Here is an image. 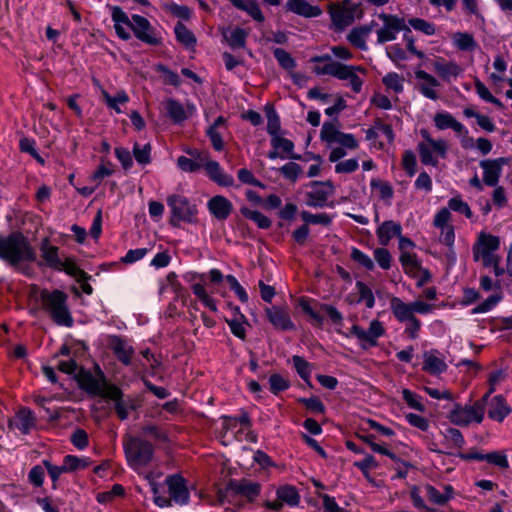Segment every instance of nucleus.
Listing matches in <instances>:
<instances>
[{
  "label": "nucleus",
  "mask_w": 512,
  "mask_h": 512,
  "mask_svg": "<svg viewBox=\"0 0 512 512\" xmlns=\"http://www.w3.org/2000/svg\"><path fill=\"white\" fill-rule=\"evenodd\" d=\"M385 333V329L382 323L378 320H373L370 322L369 328L363 329L358 325H353L350 329V332L345 334L346 337L354 336L358 339L359 344L362 349H369L374 347L378 343V339L383 336Z\"/></svg>",
  "instance_id": "1a4fd4ad"
},
{
  "label": "nucleus",
  "mask_w": 512,
  "mask_h": 512,
  "mask_svg": "<svg viewBox=\"0 0 512 512\" xmlns=\"http://www.w3.org/2000/svg\"><path fill=\"white\" fill-rule=\"evenodd\" d=\"M402 167L412 177L416 173L417 161L416 156L411 150H406L402 156Z\"/></svg>",
  "instance_id": "69168bd1"
},
{
  "label": "nucleus",
  "mask_w": 512,
  "mask_h": 512,
  "mask_svg": "<svg viewBox=\"0 0 512 512\" xmlns=\"http://www.w3.org/2000/svg\"><path fill=\"white\" fill-rule=\"evenodd\" d=\"M41 298L44 308L58 325H73V318L66 304L67 296L61 290H41Z\"/></svg>",
  "instance_id": "7ed1b4c3"
},
{
  "label": "nucleus",
  "mask_w": 512,
  "mask_h": 512,
  "mask_svg": "<svg viewBox=\"0 0 512 512\" xmlns=\"http://www.w3.org/2000/svg\"><path fill=\"white\" fill-rule=\"evenodd\" d=\"M400 262L406 271L412 273L413 276L417 278V286H422L430 281V272L426 269H423L418 264L415 255L408 253L406 251H402L400 255Z\"/></svg>",
  "instance_id": "a211bd4d"
},
{
  "label": "nucleus",
  "mask_w": 512,
  "mask_h": 512,
  "mask_svg": "<svg viewBox=\"0 0 512 512\" xmlns=\"http://www.w3.org/2000/svg\"><path fill=\"white\" fill-rule=\"evenodd\" d=\"M299 307L301 308V310L307 314L312 322L318 326H321L322 323H323V316L314 309V307L312 306V303L309 299H305V298H301L299 300Z\"/></svg>",
  "instance_id": "603ef678"
},
{
  "label": "nucleus",
  "mask_w": 512,
  "mask_h": 512,
  "mask_svg": "<svg viewBox=\"0 0 512 512\" xmlns=\"http://www.w3.org/2000/svg\"><path fill=\"white\" fill-rule=\"evenodd\" d=\"M320 139L328 146L339 144L350 150H354L359 146L353 134L340 131L335 124L331 122H324L322 125Z\"/></svg>",
  "instance_id": "9d476101"
},
{
  "label": "nucleus",
  "mask_w": 512,
  "mask_h": 512,
  "mask_svg": "<svg viewBox=\"0 0 512 512\" xmlns=\"http://www.w3.org/2000/svg\"><path fill=\"white\" fill-rule=\"evenodd\" d=\"M401 393L403 400L410 408L419 412H424L426 410V406L423 403L422 397L420 395L409 389H403Z\"/></svg>",
  "instance_id": "49530a36"
},
{
  "label": "nucleus",
  "mask_w": 512,
  "mask_h": 512,
  "mask_svg": "<svg viewBox=\"0 0 512 512\" xmlns=\"http://www.w3.org/2000/svg\"><path fill=\"white\" fill-rule=\"evenodd\" d=\"M167 204L171 209L170 224L178 227L180 222L194 223L197 218V206L181 195H170L167 197Z\"/></svg>",
  "instance_id": "423d86ee"
},
{
  "label": "nucleus",
  "mask_w": 512,
  "mask_h": 512,
  "mask_svg": "<svg viewBox=\"0 0 512 512\" xmlns=\"http://www.w3.org/2000/svg\"><path fill=\"white\" fill-rule=\"evenodd\" d=\"M351 258L353 261H355L357 264H359L366 270H373L374 268L373 260L368 255H366L357 248L352 249Z\"/></svg>",
  "instance_id": "774afa93"
},
{
  "label": "nucleus",
  "mask_w": 512,
  "mask_h": 512,
  "mask_svg": "<svg viewBox=\"0 0 512 512\" xmlns=\"http://www.w3.org/2000/svg\"><path fill=\"white\" fill-rule=\"evenodd\" d=\"M454 45L461 51H472L477 47V43L472 34L466 32H457L453 35Z\"/></svg>",
  "instance_id": "58836bf2"
},
{
  "label": "nucleus",
  "mask_w": 512,
  "mask_h": 512,
  "mask_svg": "<svg viewBox=\"0 0 512 512\" xmlns=\"http://www.w3.org/2000/svg\"><path fill=\"white\" fill-rule=\"evenodd\" d=\"M408 23L415 30L420 31L428 36L433 35L436 32L434 24L422 18H411L408 20Z\"/></svg>",
  "instance_id": "052dcab7"
},
{
  "label": "nucleus",
  "mask_w": 512,
  "mask_h": 512,
  "mask_svg": "<svg viewBox=\"0 0 512 512\" xmlns=\"http://www.w3.org/2000/svg\"><path fill=\"white\" fill-rule=\"evenodd\" d=\"M500 246L499 237L481 233L477 245L474 247L473 252H494Z\"/></svg>",
  "instance_id": "c9c22d12"
},
{
  "label": "nucleus",
  "mask_w": 512,
  "mask_h": 512,
  "mask_svg": "<svg viewBox=\"0 0 512 512\" xmlns=\"http://www.w3.org/2000/svg\"><path fill=\"white\" fill-rule=\"evenodd\" d=\"M63 464L67 471L74 472L77 470L85 469L90 465L87 457H78L75 455H66L63 458Z\"/></svg>",
  "instance_id": "c03bdc74"
},
{
  "label": "nucleus",
  "mask_w": 512,
  "mask_h": 512,
  "mask_svg": "<svg viewBox=\"0 0 512 512\" xmlns=\"http://www.w3.org/2000/svg\"><path fill=\"white\" fill-rule=\"evenodd\" d=\"M277 498L282 503H286L291 507H295L300 502V496L296 488L291 485L281 486L277 489Z\"/></svg>",
  "instance_id": "e433bc0d"
},
{
  "label": "nucleus",
  "mask_w": 512,
  "mask_h": 512,
  "mask_svg": "<svg viewBox=\"0 0 512 512\" xmlns=\"http://www.w3.org/2000/svg\"><path fill=\"white\" fill-rule=\"evenodd\" d=\"M62 264L63 267L57 268L58 271H65L68 275L75 277L78 282L86 281L88 279L87 274L81 270L73 260L65 258L62 260Z\"/></svg>",
  "instance_id": "a18cd8bd"
},
{
  "label": "nucleus",
  "mask_w": 512,
  "mask_h": 512,
  "mask_svg": "<svg viewBox=\"0 0 512 512\" xmlns=\"http://www.w3.org/2000/svg\"><path fill=\"white\" fill-rule=\"evenodd\" d=\"M448 209L463 214L468 219L473 217V213L469 205L464 202L460 196L453 197L448 201Z\"/></svg>",
  "instance_id": "6e6d98bb"
},
{
  "label": "nucleus",
  "mask_w": 512,
  "mask_h": 512,
  "mask_svg": "<svg viewBox=\"0 0 512 512\" xmlns=\"http://www.w3.org/2000/svg\"><path fill=\"white\" fill-rule=\"evenodd\" d=\"M310 61L315 63L313 72L316 75H328L338 80H348L353 92L359 93L361 91L363 81L355 72L366 73L364 67L344 64L334 60L329 54L314 56Z\"/></svg>",
  "instance_id": "f257e3e1"
},
{
  "label": "nucleus",
  "mask_w": 512,
  "mask_h": 512,
  "mask_svg": "<svg viewBox=\"0 0 512 512\" xmlns=\"http://www.w3.org/2000/svg\"><path fill=\"white\" fill-rule=\"evenodd\" d=\"M432 66L438 76L447 82L452 78H457L463 72L459 64L454 61H447L444 58H438L433 62Z\"/></svg>",
  "instance_id": "4be33fe9"
},
{
  "label": "nucleus",
  "mask_w": 512,
  "mask_h": 512,
  "mask_svg": "<svg viewBox=\"0 0 512 512\" xmlns=\"http://www.w3.org/2000/svg\"><path fill=\"white\" fill-rule=\"evenodd\" d=\"M420 134L423 138V140L417 144L420 161L424 165L436 167L439 162L438 157H446L448 149L447 143L442 139L434 140L425 129H422Z\"/></svg>",
  "instance_id": "20e7f679"
},
{
  "label": "nucleus",
  "mask_w": 512,
  "mask_h": 512,
  "mask_svg": "<svg viewBox=\"0 0 512 512\" xmlns=\"http://www.w3.org/2000/svg\"><path fill=\"white\" fill-rule=\"evenodd\" d=\"M45 469L46 468L41 465H35L32 467L28 474L30 484L35 487H41L44 483Z\"/></svg>",
  "instance_id": "338daca9"
},
{
  "label": "nucleus",
  "mask_w": 512,
  "mask_h": 512,
  "mask_svg": "<svg viewBox=\"0 0 512 512\" xmlns=\"http://www.w3.org/2000/svg\"><path fill=\"white\" fill-rule=\"evenodd\" d=\"M110 391L108 392V396L106 399L111 400L114 402L115 410L117 413V416L121 420H125L129 416V411L133 409V405L130 403V401H126L123 399L121 390L115 386V388H110Z\"/></svg>",
  "instance_id": "cd10ccee"
},
{
  "label": "nucleus",
  "mask_w": 512,
  "mask_h": 512,
  "mask_svg": "<svg viewBox=\"0 0 512 512\" xmlns=\"http://www.w3.org/2000/svg\"><path fill=\"white\" fill-rule=\"evenodd\" d=\"M240 212L245 218L255 222L261 229H268L271 226V220L259 211L251 210L247 207H242Z\"/></svg>",
  "instance_id": "79ce46f5"
},
{
  "label": "nucleus",
  "mask_w": 512,
  "mask_h": 512,
  "mask_svg": "<svg viewBox=\"0 0 512 512\" xmlns=\"http://www.w3.org/2000/svg\"><path fill=\"white\" fill-rule=\"evenodd\" d=\"M249 32L240 27H228L222 30V36L230 48H245Z\"/></svg>",
  "instance_id": "b1692460"
},
{
  "label": "nucleus",
  "mask_w": 512,
  "mask_h": 512,
  "mask_svg": "<svg viewBox=\"0 0 512 512\" xmlns=\"http://www.w3.org/2000/svg\"><path fill=\"white\" fill-rule=\"evenodd\" d=\"M285 7L287 11L306 18L318 17L322 13L318 6H312L306 0H288Z\"/></svg>",
  "instance_id": "bb28decb"
},
{
  "label": "nucleus",
  "mask_w": 512,
  "mask_h": 512,
  "mask_svg": "<svg viewBox=\"0 0 512 512\" xmlns=\"http://www.w3.org/2000/svg\"><path fill=\"white\" fill-rule=\"evenodd\" d=\"M506 158L487 159L480 162L483 169V182L490 187H495L502 173V168L507 164Z\"/></svg>",
  "instance_id": "dca6fc26"
},
{
  "label": "nucleus",
  "mask_w": 512,
  "mask_h": 512,
  "mask_svg": "<svg viewBox=\"0 0 512 512\" xmlns=\"http://www.w3.org/2000/svg\"><path fill=\"white\" fill-rule=\"evenodd\" d=\"M328 10L335 30L342 31L353 23L356 6L349 8L336 2L331 3Z\"/></svg>",
  "instance_id": "4468645a"
},
{
  "label": "nucleus",
  "mask_w": 512,
  "mask_h": 512,
  "mask_svg": "<svg viewBox=\"0 0 512 512\" xmlns=\"http://www.w3.org/2000/svg\"><path fill=\"white\" fill-rule=\"evenodd\" d=\"M268 382H269L270 391L274 395H277L280 392L285 391L290 387L289 380L280 374H272L269 377Z\"/></svg>",
  "instance_id": "5fc2aeb1"
},
{
  "label": "nucleus",
  "mask_w": 512,
  "mask_h": 512,
  "mask_svg": "<svg viewBox=\"0 0 512 512\" xmlns=\"http://www.w3.org/2000/svg\"><path fill=\"white\" fill-rule=\"evenodd\" d=\"M375 21H371L369 24L354 27L347 35V40L356 48L361 50L367 49L366 39L376 26Z\"/></svg>",
  "instance_id": "393cba45"
},
{
  "label": "nucleus",
  "mask_w": 512,
  "mask_h": 512,
  "mask_svg": "<svg viewBox=\"0 0 512 512\" xmlns=\"http://www.w3.org/2000/svg\"><path fill=\"white\" fill-rule=\"evenodd\" d=\"M273 55L277 60L278 64L285 70L291 71L296 67V61L286 50L282 48H275Z\"/></svg>",
  "instance_id": "de8ad7c7"
},
{
  "label": "nucleus",
  "mask_w": 512,
  "mask_h": 512,
  "mask_svg": "<svg viewBox=\"0 0 512 512\" xmlns=\"http://www.w3.org/2000/svg\"><path fill=\"white\" fill-rule=\"evenodd\" d=\"M378 17L383 22L382 27L377 30V42L379 44L395 40L400 31L411 32L404 18L386 13H381Z\"/></svg>",
  "instance_id": "6e6552de"
},
{
  "label": "nucleus",
  "mask_w": 512,
  "mask_h": 512,
  "mask_svg": "<svg viewBox=\"0 0 512 512\" xmlns=\"http://www.w3.org/2000/svg\"><path fill=\"white\" fill-rule=\"evenodd\" d=\"M493 389L491 388L483 395L480 401H483V410L487 408L488 417L494 421L502 422L510 413L511 407L502 395L491 397Z\"/></svg>",
  "instance_id": "9b49d317"
},
{
  "label": "nucleus",
  "mask_w": 512,
  "mask_h": 512,
  "mask_svg": "<svg viewBox=\"0 0 512 512\" xmlns=\"http://www.w3.org/2000/svg\"><path fill=\"white\" fill-rule=\"evenodd\" d=\"M42 465L46 468L48 475L52 480L53 488H56L57 481L59 480L62 474L69 473V471L66 470L63 463L62 465H54L49 460L44 459L42 460Z\"/></svg>",
  "instance_id": "864d4df0"
},
{
  "label": "nucleus",
  "mask_w": 512,
  "mask_h": 512,
  "mask_svg": "<svg viewBox=\"0 0 512 512\" xmlns=\"http://www.w3.org/2000/svg\"><path fill=\"white\" fill-rule=\"evenodd\" d=\"M102 96L104 98L106 105L110 109L115 110L116 113H121L122 110L120 109L119 105L125 104L129 100L128 95L124 91L117 92L115 96H111L106 91H103Z\"/></svg>",
  "instance_id": "37998d69"
},
{
  "label": "nucleus",
  "mask_w": 512,
  "mask_h": 512,
  "mask_svg": "<svg viewBox=\"0 0 512 512\" xmlns=\"http://www.w3.org/2000/svg\"><path fill=\"white\" fill-rule=\"evenodd\" d=\"M83 387L88 393L106 399L109 389L115 388V385L107 384L103 373L99 370L96 376L89 374L83 378Z\"/></svg>",
  "instance_id": "aec40b11"
},
{
  "label": "nucleus",
  "mask_w": 512,
  "mask_h": 512,
  "mask_svg": "<svg viewBox=\"0 0 512 512\" xmlns=\"http://www.w3.org/2000/svg\"><path fill=\"white\" fill-rule=\"evenodd\" d=\"M443 435L445 440L456 448H462L465 444L462 433L456 428L449 427L445 429Z\"/></svg>",
  "instance_id": "0e129e2a"
},
{
  "label": "nucleus",
  "mask_w": 512,
  "mask_h": 512,
  "mask_svg": "<svg viewBox=\"0 0 512 512\" xmlns=\"http://www.w3.org/2000/svg\"><path fill=\"white\" fill-rule=\"evenodd\" d=\"M205 171L208 177L220 186L229 187L234 184V178L225 173L217 161L207 163Z\"/></svg>",
  "instance_id": "c85d7f7f"
},
{
  "label": "nucleus",
  "mask_w": 512,
  "mask_h": 512,
  "mask_svg": "<svg viewBox=\"0 0 512 512\" xmlns=\"http://www.w3.org/2000/svg\"><path fill=\"white\" fill-rule=\"evenodd\" d=\"M424 490L428 500L439 506L445 505L454 497V489L451 485H445L442 492L429 484L425 485Z\"/></svg>",
  "instance_id": "c756f323"
},
{
  "label": "nucleus",
  "mask_w": 512,
  "mask_h": 512,
  "mask_svg": "<svg viewBox=\"0 0 512 512\" xmlns=\"http://www.w3.org/2000/svg\"><path fill=\"white\" fill-rule=\"evenodd\" d=\"M130 29L140 41L146 44L157 45L159 43V39L155 35L153 27L143 16L133 15Z\"/></svg>",
  "instance_id": "2eb2a0df"
},
{
  "label": "nucleus",
  "mask_w": 512,
  "mask_h": 512,
  "mask_svg": "<svg viewBox=\"0 0 512 512\" xmlns=\"http://www.w3.org/2000/svg\"><path fill=\"white\" fill-rule=\"evenodd\" d=\"M40 252H41V260L39 262L40 266H47L54 270L57 268H62V258L59 256L58 247L52 245L50 243L49 238H44L40 244Z\"/></svg>",
  "instance_id": "6ab92c4d"
},
{
  "label": "nucleus",
  "mask_w": 512,
  "mask_h": 512,
  "mask_svg": "<svg viewBox=\"0 0 512 512\" xmlns=\"http://www.w3.org/2000/svg\"><path fill=\"white\" fill-rule=\"evenodd\" d=\"M111 348L116 355L117 359L124 365L128 366L131 364L132 355L134 350L132 346L125 340L118 336H114L111 339Z\"/></svg>",
  "instance_id": "7c9ffc66"
},
{
  "label": "nucleus",
  "mask_w": 512,
  "mask_h": 512,
  "mask_svg": "<svg viewBox=\"0 0 512 512\" xmlns=\"http://www.w3.org/2000/svg\"><path fill=\"white\" fill-rule=\"evenodd\" d=\"M125 454L134 470L145 467L153 457L152 445L141 439H133L125 445Z\"/></svg>",
  "instance_id": "0eeeda50"
},
{
  "label": "nucleus",
  "mask_w": 512,
  "mask_h": 512,
  "mask_svg": "<svg viewBox=\"0 0 512 512\" xmlns=\"http://www.w3.org/2000/svg\"><path fill=\"white\" fill-rule=\"evenodd\" d=\"M207 207L209 212L220 221L226 220L233 211L232 203L221 195L212 197L208 201Z\"/></svg>",
  "instance_id": "412c9836"
},
{
  "label": "nucleus",
  "mask_w": 512,
  "mask_h": 512,
  "mask_svg": "<svg viewBox=\"0 0 512 512\" xmlns=\"http://www.w3.org/2000/svg\"><path fill=\"white\" fill-rule=\"evenodd\" d=\"M312 190L306 193V204L310 207H324L328 198L334 193V186L331 181H313Z\"/></svg>",
  "instance_id": "f8f14e48"
},
{
  "label": "nucleus",
  "mask_w": 512,
  "mask_h": 512,
  "mask_svg": "<svg viewBox=\"0 0 512 512\" xmlns=\"http://www.w3.org/2000/svg\"><path fill=\"white\" fill-rule=\"evenodd\" d=\"M502 299V295L500 293H494L490 295L486 300L479 303L476 307L472 309L473 314L478 313H486L492 310Z\"/></svg>",
  "instance_id": "4d7b16f0"
},
{
  "label": "nucleus",
  "mask_w": 512,
  "mask_h": 512,
  "mask_svg": "<svg viewBox=\"0 0 512 512\" xmlns=\"http://www.w3.org/2000/svg\"><path fill=\"white\" fill-rule=\"evenodd\" d=\"M133 155L136 161L141 165H147L151 162V145L149 143L141 146L137 142L133 145Z\"/></svg>",
  "instance_id": "8fccbe9b"
},
{
  "label": "nucleus",
  "mask_w": 512,
  "mask_h": 512,
  "mask_svg": "<svg viewBox=\"0 0 512 512\" xmlns=\"http://www.w3.org/2000/svg\"><path fill=\"white\" fill-rule=\"evenodd\" d=\"M292 363L296 369L298 375L305 381L308 382L311 377V365L303 357L293 356Z\"/></svg>",
  "instance_id": "3c124183"
},
{
  "label": "nucleus",
  "mask_w": 512,
  "mask_h": 512,
  "mask_svg": "<svg viewBox=\"0 0 512 512\" xmlns=\"http://www.w3.org/2000/svg\"><path fill=\"white\" fill-rule=\"evenodd\" d=\"M382 82L388 89H391L396 93H401L403 91V78L395 72H390L385 75Z\"/></svg>",
  "instance_id": "e2e57ef3"
},
{
  "label": "nucleus",
  "mask_w": 512,
  "mask_h": 512,
  "mask_svg": "<svg viewBox=\"0 0 512 512\" xmlns=\"http://www.w3.org/2000/svg\"><path fill=\"white\" fill-rule=\"evenodd\" d=\"M0 257L16 266L23 261H34L36 253L28 240L19 232L0 236Z\"/></svg>",
  "instance_id": "f03ea898"
},
{
  "label": "nucleus",
  "mask_w": 512,
  "mask_h": 512,
  "mask_svg": "<svg viewBox=\"0 0 512 512\" xmlns=\"http://www.w3.org/2000/svg\"><path fill=\"white\" fill-rule=\"evenodd\" d=\"M225 122V118L219 116L207 130V135L211 141L213 148L216 151H222L224 148V142L222 139V134L219 131V128L224 126Z\"/></svg>",
  "instance_id": "473e14b6"
},
{
  "label": "nucleus",
  "mask_w": 512,
  "mask_h": 512,
  "mask_svg": "<svg viewBox=\"0 0 512 512\" xmlns=\"http://www.w3.org/2000/svg\"><path fill=\"white\" fill-rule=\"evenodd\" d=\"M321 310L329 317L332 324L335 326V329L338 333L341 332V327L343 326V317L341 313L331 305H322Z\"/></svg>",
  "instance_id": "680f3d73"
},
{
  "label": "nucleus",
  "mask_w": 512,
  "mask_h": 512,
  "mask_svg": "<svg viewBox=\"0 0 512 512\" xmlns=\"http://www.w3.org/2000/svg\"><path fill=\"white\" fill-rule=\"evenodd\" d=\"M174 32L177 40L186 47H193L196 44V37L182 22L175 25Z\"/></svg>",
  "instance_id": "a19ab883"
},
{
  "label": "nucleus",
  "mask_w": 512,
  "mask_h": 512,
  "mask_svg": "<svg viewBox=\"0 0 512 512\" xmlns=\"http://www.w3.org/2000/svg\"><path fill=\"white\" fill-rule=\"evenodd\" d=\"M354 466L362 472L366 479H370V470L377 468L378 463L372 455L366 454L364 459L354 462Z\"/></svg>",
  "instance_id": "13d9d810"
},
{
  "label": "nucleus",
  "mask_w": 512,
  "mask_h": 512,
  "mask_svg": "<svg viewBox=\"0 0 512 512\" xmlns=\"http://www.w3.org/2000/svg\"><path fill=\"white\" fill-rule=\"evenodd\" d=\"M301 217L305 224H321L327 226L331 223V217L326 213L311 214L308 211H303Z\"/></svg>",
  "instance_id": "bf43d9fd"
},
{
  "label": "nucleus",
  "mask_w": 512,
  "mask_h": 512,
  "mask_svg": "<svg viewBox=\"0 0 512 512\" xmlns=\"http://www.w3.org/2000/svg\"><path fill=\"white\" fill-rule=\"evenodd\" d=\"M165 109L169 117L176 123L184 121L187 117L183 105L174 99H168L165 102Z\"/></svg>",
  "instance_id": "ea45409f"
},
{
  "label": "nucleus",
  "mask_w": 512,
  "mask_h": 512,
  "mask_svg": "<svg viewBox=\"0 0 512 512\" xmlns=\"http://www.w3.org/2000/svg\"><path fill=\"white\" fill-rule=\"evenodd\" d=\"M266 315L276 329L287 331L295 328L289 314L282 308L276 306L267 308Z\"/></svg>",
  "instance_id": "5701e85b"
},
{
  "label": "nucleus",
  "mask_w": 512,
  "mask_h": 512,
  "mask_svg": "<svg viewBox=\"0 0 512 512\" xmlns=\"http://www.w3.org/2000/svg\"><path fill=\"white\" fill-rule=\"evenodd\" d=\"M448 420L460 427H467L473 423L480 424L484 420L483 401L477 400L473 404L456 403L447 415Z\"/></svg>",
  "instance_id": "39448f33"
},
{
  "label": "nucleus",
  "mask_w": 512,
  "mask_h": 512,
  "mask_svg": "<svg viewBox=\"0 0 512 512\" xmlns=\"http://www.w3.org/2000/svg\"><path fill=\"white\" fill-rule=\"evenodd\" d=\"M402 227L399 223L394 221H385L377 229L378 241L382 246L389 244L394 236H400Z\"/></svg>",
  "instance_id": "2f4dec72"
},
{
  "label": "nucleus",
  "mask_w": 512,
  "mask_h": 512,
  "mask_svg": "<svg viewBox=\"0 0 512 512\" xmlns=\"http://www.w3.org/2000/svg\"><path fill=\"white\" fill-rule=\"evenodd\" d=\"M35 416L29 409L20 410L15 417V426L23 434H28L30 430L35 426Z\"/></svg>",
  "instance_id": "72a5a7b5"
},
{
  "label": "nucleus",
  "mask_w": 512,
  "mask_h": 512,
  "mask_svg": "<svg viewBox=\"0 0 512 512\" xmlns=\"http://www.w3.org/2000/svg\"><path fill=\"white\" fill-rule=\"evenodd\" d=\"M235 490L252 500L260 493V485L255 482L240 481L235 485Z\"/></svg>",
  "instance_id": "09e8293b"
},
{
  "label": "nucleus",
  "mask_w": 512,
  "mask_h": 512,
  "mask_svg": "<svg viewBox=\"0 0 512 512\" xmlns=\"http://www.w3.org/2000/svg\"><path fill=\"white\" fill-rule=\"evenodd\" d=\"M423 360V370L430 374H440L447 369L443 357L437 350L424 352Z\"/></svg>",
  "instance_id": "a878e982"
},
{
  "label": "nucleus",
  "mask_w": 512,
  "mask_h": 512,
  "mask_svg": "<svg viewBox=\"0 0 512 512\" xmlns=\"http://www.w3.org/2000/svg\"><path fill=\"white\" fill-rule=\"evenodd\" d=\"M165 482L170 494L168 498L171 502L173 501L181 506L188 504L190 493L186 481L182 476L178 474L170 475L166 478Z\"/></svg>",
  "instance_id": "ddd939ff"
},
{
  "label": "nucleus",
  "mask_w": 512,
  "mask_h": 512,
  "mask_svg": "<svg viewBox=\"0 0 512 512\" xmlns=\"http://www.w3.org/2000/svg\"><path fill=\"white\" fill-rule=\"evenodd\" d=\"M415 78L418 80L416 88L424 97L430 100L439 98L436 88L440 87L441 83L433 75L418 69L415 71Z\"/></svg>",
  "instance_id": "f3484780"
},
{
  "label": "nucleus",
  "mask_w": 512,
  "mask_h": 512,
  "mask_svg": "<svg viewBox=\"0 0 512 512\" xmlns=\"http://www.w3.org/2000/svg\"><path fill=\"white\" fill-rule=\"evenodd\" d=\"M230 2L239 10L248 13L255 21H264L263 13L256 2L245 3L243 0H230Z\"/></svg>",
  "instance_id": "4c0bfd02"
},
{
  "label": "nucleus",
  "mask_w": 512,
  "mask_h": 512,
  "mask_svg": "<svg viewBox=\"0 0 512 512\" xmlns=\"http://www.w3.org/2000/svg\"><path fill=\"white\" fill-rule=\"evenodd\" d=\"M391 309L393 311L394 316L400 322H405L415 317L412 310V304L404 303L402 300L398 298H393L391 300Z\"/></svg>",
  "instance_id": "f704fd0d"
}]
</instances>
